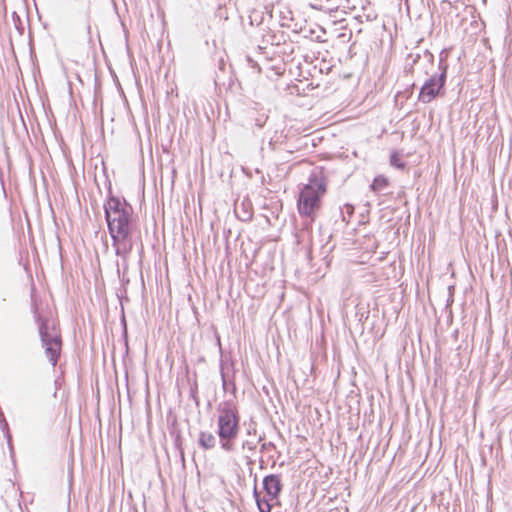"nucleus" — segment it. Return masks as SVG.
Listing matches in <instances>:
<instances>
[{"mask_svg": "<svg viewBox=\"0 0 512 512\" xmlns=\"http://www.w3.org/2000/svg\"><path fill=\"white\" fill-rule=\"evenodd\" d=\"M448 64L438 63V72L425 80L418 94V101L423 104L432 102L436 97L445 94Z\"/></svg>", "mask_w": 512, "mask_h": 512, "instance_id": "39448f33", "label": "nucleus"}, {"mask_svg": "<svg viewBox=\"0 0 512 512\" xmlns=\"http://www.w3.org/2000/svg\"><path fill=\"white\" fill-rule=\"evenodd\" d=\"M263 490L265 491L269 502L277 500L282 492L283 485L280 476L277 474H269L263 478Z\"/></svg>", "mask_w": 512, "mask_h": 512, "instance_id": "423d86ee", "label": "nucleus"}, {"mask_svg": "<svg viewBox=\"0 0 512 512\" xmlns=\"http://www.w3.org/2000/svg\"><path fill=\"white\" fill-rule=\"evenodd\" d=\"M103 209L115 254L126 260L133 249L132 235L137 228V220L132 205L124 197L113 194L110 181Z\"/></svg>", "mask_w": 512, "mask_h": 512, "instance_id": "f257e3e1", "label": "nucleus"}, {"mask_svg": "<svg viewBox=\"0 0 512 512\" xmlns=\"http://www.w3.org/2000/svg\"><path fill=\"white\" fill-rule=\"evenodd\" d=\"M310 6L313 9H317V10H324V9L333 10V9L338 8V5H336L333 2V0H311Z\"/></svg>", "mask_w": 512, "mask_h": 512, "instance_id": "4468645a", "label": "nucleus"}, {"mask_svg": "<svg viewBox=\"0 0 512 512\" xmlns=\"http://www.w3.org/2000/svg\"><path fill=\"white\" fill-rule=\"evenodd\" d=\"M420 58V55L417 54L414 58H413V64L416 63Z\"/></svg>", "mask_w": 512, "mask_h": 512, "instance_id": "7c9ffc66", "label": "nucleus"}, {"mask_svg": "<svg viewBox=\"0 0 512 512\" xmlns=\"http://www.w3.org/2000/svg\"><path fill=\"white\" fill-rule=\"evenodd\" d=\"M280 25L282 27H287V28L291 27V25L288 23V18L286 16L281 17Z\"/></svg>", "mask_w": 512, "mask_h": 512, "instance_id": "393cba45", "label": "nucleus"}, {"mask_svg": "<svg viewBox=\"0 0 512 512\" xmlns=\"http://www.w3.org/2000/svg\"><path fill=\"white\" fill-rule=\"evenodd\" d=\"M121 322H122V325H123V335L126 336L127 335V327H126V320H125V316L124 315L121 318Z\"/></svg>", "mask_w": 512, "mask_h": 512, "instance_id": "a878e982", "label": "nucleus"}, {"mask_svg": "<svg viewBox=\"0 0 512 512\" xmlns=\"http://www.w3.org/2000/svg\"><path fill=\"white\" fill-rule=\"evenodd\" d=\"M443 53H444V51H441V53H440V57H439V63H441V61H442L443 63H447V62H446V60H445V57L443 56Z\"/></svg>", "mask_w": 512, "mask_h": 512, "instance_id": "c85d7f7f", "label": "nucleus"}, {"mask_svg": "<svg viewBox=\"0 0 512 512\" xmlns=\"http://www.w3.org/2000/svg\"><path fill=\"white\" fill-rule=\"evenodd\" d=\"M217 431L220 448L225 452H233L234 441L240 431V415L234 400H225L217 405Z\"/></svg>", "mask_w": 512, "mask_h": 512, "instance_id": "f03ea898", "label": "nucleus"}, {"mask_svg": "<svg viewBox=\"0 0 512 512\" xmlns=\"http://www.w3.org/2000/svg\"><path fill=\"white\" fill-rule=\"evenodd\" d=\"M33 314L35 321L38 324L39 336L42 346L45 349V355L52 366H56L62 348L61 335L59 333H51L49 331V321L41 316L36 306L33 307Z\"/></svg>", "mask_w": 512, "mask_h": 512, "instance_id": "20e7f679", "label": "nucleus"}, {"mask_svg": "<svg viewBox=\"0 0 512 512\" xmlns=\"http://www.w3.org/2000/svg\"><path fill=\"white\" fill-rule=\"evenodd\" d=\"M220 375L222 380V388L224 391L231 390L233 394L236 393V384L234 380V376H232L231 379H228V376L226 372L224 371V363L223 361L220 362Z\"/></svg>", "mask_w": 512, "mask_h": 512, "instance_id": "f8f14e48", "label": "nucleus"}, {"mask_svg": "<svg viewBox=\"0 0 512 512\" xmlns=\"http://www.w3.org/2000/svg\"><path fill=\"white\" fill-rule=\"evenodd\" d=\"M271 15H268L263 10L253 9L249 12L248 21L251 27H260L265 24L266 18L271 19Z\"/></svg>", "mask_w": 512, "mask_h": 512, "instance_id": "9d476101", "label": "nucleus"}, {"mask_svg": "<svg viewBox=\"0 0 512 512\" xmlns=\"http://www.w3.org/2000/svg\"><path fill=\"white\" fill-rule=\"evenodd\" d=\"M197 443L203 450H211L216 446V436L209 431H200Z\"/></svg>", "mask_w": 512, "mask_h": 512, "instance_id": "6e6552de", "label": "nucleus"}, {"mask_svg": "<svg viewBox=\"0 0 512 512\" xmlns=\"http://www.w3.org/2000/svg\"><path fill=\"white\" fill-rule=\"evenodd\" d=\"M326 192V181L323 177L312 174L307 184L303 185L297 200V209L301 216L314 220L321 199Z\"/></svg>", "mask_w": 512, "mask_h": 512, "instance_id": "7ed1b4c3", "label": "nucleus"}, {"mask_svg": "<svg viewBox=\"0 0 512 512\" xmlns=\"http://www.w3.org/2000/svg\"><path fill=\"white\" fill-rule=\"evenodd\" d=\"M263 440V436H260L258 441L261 442Z\"/></svg>", "mask_w": 512, "mask_h": 512, "instance_id": "72a5a7b5", "label": "nucleus"}, {"mask_svg": "<svg viewBox=\"0 0 512 512\" xmlns=\"http://www.w3.org/2000/svg\"><path fill=\"white\" fill-rule=\"evenodd\" d=\"M253 497L255 499V502H256L259 512H271L272 504L269 502L268 499L262 498L260 496V492L257 489L256 483L254 484V488H253Z\"/></svg>", "mask_w": 512, "mask_h": 512, "instance_id": "9b49d317", "label": "nucleus"}, {"mask_svg": "<svg viewBox=\"0 0 512 512\" xmlns=\"http://www.w3.org/2000/svg\"><path fill=\"white\" fill-rule=\"evenodd\" d=\"M389 185V180L387 177H385L384 175H378L376 176L371 185H370V189L374 192V193H380L382 192L384 189H386Z\"/></svg>", "mask_w": 512, "mask_h": 512, "instance_id": "ddd939ff", "label": "nucleus"}, {"mask_svg": "<svg viewBox=\"0 0 512 512\" xmlns=\"http://www.w3.org/2000/svg\"><path fill=\"white\" fill-rule=\"evenodd\" d=\"M246 61H247L248 65H249L251 68L256 69V70H257V72H259V73L261 72V67H260V65H259V64H258V62H257V61H255L251 56L247 55V56H246Z\"/></svg>", "mask_w": 512, "mask_h": 512, "instance_id": "412c9836", "label": "nucleus"}, {"mask_svg": "<svg viewBox=\"0 0 512 512\" xmlns=\"http://www.w3.org/2000/svg\"><path fill=\"white\" fill-rule=\"evenodd\" d=\"M198 385H197V382L195 381L193 383V385L190 387V397L195 401L196 405H199V400H198Z\"/></svg>", "mask_w": 512, "mask_h": 512, "instance_id": "aec40b11", "label": "nucleus"}, {"mask_svg": "<svg viewBox=\"0 0 512 512\" xmlns=\"http://www.w3.org/2000/svg\"><path fill=\"white\" fill-rule=\"evenodd\" d=\"M283 135L275 132L274 135L268 141V147L271 151H275L278 148V144L283 143Z\"/></svg>", "mask_w": 512, "mask_h": 512, "instance_id": "a211bd4d", "label": "nucleus"}, {"mask_svg": "<svg viewBox=\"0 0 512 512\" xmlns=\"http://www.w3.org/2000/svg\"><path fill=\"white\" fill-rule=\"evenodd\" d=\"M90 29H91V26L88 24V25H87L88 33H90Z\"/></svg>", "mask_w": 512, "mask_h": 512, "instance_id": "473e14b6", "label": "nucleus"}, {"mask_svg": "<svg viewBox=\"0 0 512 512\" xmlns=\"http://www.w3.org/2000/svg\"><path fill=\"white\" fill-rule=\"evenodd\" d=\"M343 3V7L347 9H355L356 0H341Z\"/></svg>", "mask_w": 512, "mask_h": 512, "instance_id": "5701e85b", "label": "nucleus"}, {"mask_svg": "<svg viewBox=\"0 0 512 512\" xmlns=\"http://www.w3.org/2000/svg\"><path fill=\"white\" fill-rule=\"evenodd\" d=\"M217 345L219 346V350L222 351L221 340L219 336H217Z\"/></svg>", "mask_w": 512, "mask_h": 512, "instance_id": "c756f323", "label": "nucleus"}, {"mask_svg": "<svg viewBox=\"0 0 512 512\" xmlns=\"http://www.w3.org/2000/svg\"><path fill=\"white\" fill-rule=\"evenodd\" d=\"M247 433H248V434L255 433V429H253V430L249 429V430L247 431Z\"/></svg>", "mask_w": 512, "mask_h": 512, "instance_id": "2f4dec72", "label": "nucleus"}, {"mask_svg": "<svg viewBox=\"0 0 512 512\" xmlns=\"http://www.w3.org/2000/svg\"><path fill=\"white\" fill-rule=\"evenodd\" d=\"M288 35L283 31H275L271 30L270 35H266L265 43L257 44V51L259 54L264 55L266 59H268L266 55V49L268 45L271 46H280L282 44H285L287 41Z\"/></svg>", "mask_w": 512, "mask_h": 512, "instance_id": "0eeeda50", "label": "nucleus"}, {"mask_svg": "<svg viewBox=\"0 0 512 512\" xmlns=\"http://www.w3.org/2000/svg\"><path fill=\"white\" fill-rule=\"evenodd\" d=\"M390 165L397 168V169H404L405 166H406V163L403 162L401 159H400V155L398 152H393L391 155H390Z\"/></svg>", "mask_w": 512, "mask_h": 512, "instance_id": "6ab92c4d", "label": "nucleus"}, {"mask_svg": "<svg viewBox=\"0 0 512 512\" xmlns=\"http://www.w3.org/2000/svg\"><path fill=\"white\" fill-rule=\"evenodd\" d=\"M237 218L242 222H248L253 217V209L249 201L243 200L240 205L235 208Z\"/></svg>", "mask_w": 512, "mask_h": 512, "instance_id": "1a4fd4ad", "label": "nucleus"}, {"mask_svg": "<svg viewBox=\"0 0 512 512\" xmlns=\"http://www.w3.org/2000/svg\"><path fill=\"white\" fill-rule=\"evenodd\" d=\"M271 30L272 29L266 24L255 28V35L253 36L254 40L258 42V44L264 45L266 35H270Z\"/></svg>", "mask_w": 512, "mask_h": 512, "instance_id": "2eb2a0df", "label": "nucleus"}, {"mask_svg": "<svg viewBox=\"0 0 512 512\" xmlns=\"http://www.w3.org/2000/svg\"><path fill=\"white\" fill-rule=\"evenodd\" d=\"M353 214L354 206L349 203L344 204V206L339 210V216L346 225L350 222V219L353 216Z\"/></svg>", "mask_w": 512, "mask_h": 512, "instance_id": "f3484780", "label": "nucleus"}, {"mask_svg": "<svg viewBox=\"0 0 512 512\" xmlns=\"http://www.w3.org/2000/svg\"><path fill=\"white\" fill-rule=\"evenodd\" d=\"M0 429L2 430L6 440H7V444L9 446V449L11 451V453L13 452V446H12V435L10 433V430H9V425H8V422L5 418L4 415H2V417L0 418Z\"/></svg>", "mask_w": 512, "mask_h": 512, "instance_id": "dca6fc26", "label": "nucleus"}, {"mask_svg": "<svg viewBox=\"0 0 512 512\" xmlns=\"http://www.w3.org/2000/svg\"><path fill=\"white\" fill-rule=\"evenodd\" d=\"M267 120V117L261 116L255 119V126L259 129L262 128Z\"/></svg>", "mask_w": 512, "mask_h": 512, "instance_id": "b1692460", "label": "nucleus"}, {"mask_svg": "<svg viewBox=\"0 0 512 512\" xmlns=\"http://www.w3.org/2000/svg\"><path fill=\"white\" fill-rule=\"evenodd\" d=\"M426 56H427V58H428V61H429L431 64H433V62H434V56H433V54H431L430 52L426 51Z\"/></svg>", "mask_w": 512, "mask_h": 512, "instance_id": "bb28decb", "label": "nucleus"}, {"mask_svg": "<svg viewBox=\"0 0 512 512\" xmlns=\"http://www.w3.org/2000/svg\"><path fill=\"white\" fill-rule=\"evenodd\" d=\"M267 446H273V443L272 442H269V443H263L262 446H261V451H264L267 449Z\"/></svg>", "mask_w": 512, "mask_h": 512, "instance_id": "cd10ccee", "label": "nucleus"}, {"mask_svg": "<svg viewBox=\"0 0 512 512\" xmlns=\"http://www.w3.org/2000/svg\"><path fill=\"white\" fill-rule=\"evenodd\" d=\"M242 449H244V450L247 449L249 451H254L256 449V443L253 442V441H249V440L244 441L242 443Z\"/></svg>", "mask_w": 512, "mask_h": 512, "instance_id": "4be33fe9", "label": "nucleus"}]
</instances>
